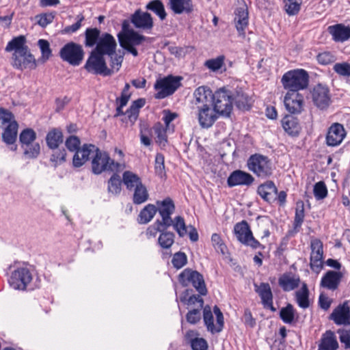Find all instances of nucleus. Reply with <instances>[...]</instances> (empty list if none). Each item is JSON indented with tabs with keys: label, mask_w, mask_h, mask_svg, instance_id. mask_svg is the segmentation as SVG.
<instances>
[{
	"label": "nucleus",
	"mask_w": 350,
	"mask_h": 350,
	"mask_svg": "<svg viewBox=\"0 0 350 350\" xmlns=\"http://www.w3.org/2000/svg\"><path fill=\"white\" fill-rule=\"evenodd\" d=\"M349 301L339 304L330 314V319L338 325H350Z\"/></svg>",
	"instance_id": "obj_16"
},
{
	"label": "nucleus",
	"mask_w": 350,
	"mask_h": 350,
	"mask_svg": "<svg viewBox=\"0 0 350 350\" xmlns=\"http://www.w3.org/2000/svg\"><path fill=\"white\" fill-rule=\"evenodd\" d=\"M286 110L291 113H299L302 111L304 96L297 92H288L284 100Z\"/></svg>",
	"instance_id": "obj_19"
},
{
	"label": "nucleus",
	"mask_w": 350,
	"mask_h": 350,
	"mask_svg": "<svg viewBox=\"0 0 350 350\" xmlns=\"http://www.w3.org/2000/svg\"><path fill=\"white\" fill-rule=\"evenodd\" d=\"M310 247L311 254L310 266L314 272L319 273L323 269V243L319 239H312L310 243Z\"/></svg>",
	"instance_id": "obj_13"
},
{
	"label": "nucleus",
	"mask_w": 350,
	"mask_h": 350,
	"mask_svg": "<svg viewBox=\"0 0 350 350\" xmlns=\"http://www.w3.org/2000/svg\"><path fill=\"white\" fill-rule=\"evenodd\" d=\"M328 31L336 42H344L350 38V27L342 24L329 26Z\"/></svg>",
	"instance_id": "obj_30"
},
{
	"label": "nucleus",
	"mask_w": 350,
	"mask_h": 350,
	"mask_svg": "<svg viewBox=\"0 0 350 350\" xmlns=\"http://www.w3.org/2000/svg\"><path fill=\"white\" fill-rule=\"evenodd\" d=\"M277 192L278 189L272 181H267L258 188V193L267 202L275 200Z\"/></svg>",
	"instance_id": "obj_31"
},
{
	"label": "nucleus",
	"mask_w": 350,
	"mask_h": 350,
	"mask_svg": "<svg viewBox=\"0 0 350 350\" xmlns=\"http://www.w3.org/2000/svg\"><path fill=\"white\" fill-rule=\"evenodd\" d=\"M217 112L211 106L198 109V119L202 128L208 129L213 125L217 119Z\"/></svg>",
	"instance_id": "obj_21"
},
{
	"label": "nucleus",
	"mask_w": 350,
	"mask_h": 350,
	"mask_svg": "<svg viewBox=\"0 0 350 350\" xmlns=\"http://www.w3.org/2000/svg\"><path fill=\"white\" fill-rule=\"evenodd\" d=\"M255 291L260 296L262 304H264L267 301H270L271 299H273V294L270 287V285L268 283L262 282L260 285H257L254 284Z\"/></svg>",
	"instance_id": "obj_39"
},
{
	"label": "nucleus",
	"mask_w": 350,
	"mask_h": 350,
	"mask_svg": "<svg viewBox=\"0 0 350 350\" xmlns=\"http://www.w3.org/2000/svg\"><path fill=\"white\" fill-rule=\"evenodd\" d=\"M172 226L180 237H184L187 233L185 220L181 216L176 217Z\"/></svg>",
	"instance_id": "obj_59"
},
{
	"label": "nucleus",
	"mask_w": 350,
	"mask_h": 350,
	"mask_svg": "<svg viewBox=\"0 0 350 350\" xmlns=\"http://www.w3.org/2000/svg\"><path fill=\"white\" fill-rule=\"evenodd\" d=\"M38 45L42 53L41 59L44 62L48 60L52 55L50 44L46 40L40 39L38 41Z\"/></svg>",
	"instance_id": "obj_56"
},
{
	"label": "nucleus",
	"mask_w": 350,
	"mask_h": 350,
	"mask_svg": "<svg viewBox=\"0 0 350 350\" xmlns=\"http://www.w3.org/2000/svg\"><path fill=\"white\" fill-rule=\"evenodd\" d=\"M23 51L20 55L12 54V66L20 70L35 68L36 67V59L30 53L29 48Z\"/></svg>",
	"instance_id": "obj_17"
},
{
	"label": "nucleus",
	"mask_w": 350,
	"mask_h": 350,
	"mask_svg": "<svg viewBox=\"0 0 350 350\" xmlns=\"http://www.w3.org/2000/svg\"><path fill=\"white\" fill-rule=\"evenodd\" d=\"M158 243L163 249H169L174 243V234L163 231L159 237Z\"/></svg>",
	"instance_id": "obj_49"
},
{
	"label": "nucleus",
	"mask_w": 350,
	"mask_h": 350,
	"mask_svg": "<svg viewBox=\"0 0 350 350\" xmlns=\"http://www.w3.org/2000/svg\"><path fill=\"white\" fill-rule=\"evenodd\" d=\"M203 308H195L190 310L187 315L186 319L188 323L191 324H196L199 322L201 319V310Z\"/></svg>",
	"instance_id": "obj_62"
},
{
	"label": "nucleus",
	"mask_w": 350,
	"mask_h": 350,
	"mask_svg": "<svg viewBox=\"0 0 350 350\" xmlns=\"http://www.w3.org/2000/svg\"><path fill=\"white\" fill-rule=\"evenodd\" d=\"M333 70L340 76L350 77V64L347 62L335 64Z\"/></svg>",
	"instance_id": "obj_61"
},
{
	"label": "nucleus",
	"mask_w": 350,
	"mask_h": 350,
	"mask_svg": "<svg viewBox=\"0 0 350 350\" xmlns=\"http://www.w3.org/2000/svg\"><path fill=\"white\" fill-rule=\"evenodd\" d=\"M157 211V206L149 204L146 205L139 213V223L147 224L152 220Z\"/></svg>",
	"instance_id": "obj_42"
},
{
	"label": "nucleus",
	"mask_w": 350,
	"mask_h": 350,
	"mask_svg": "<svg viewBox=\"0 0 350 350\" xmlns=\"http://www.w3.org/2000/svg\"><path fill=\"white\" fill-rule=\"evenodd\" d=\"M309 76L303 69L290 70L286 72L282 78L284 88L288 92H297L306 89L308 85Z\"/></svg>",
	"instance_id": "obj_1"
},
{
	"label": "nucleus",
	"mask_w": 350,
	"mask_h": 350,
	"mask_svg": "<svg viewBox=\"0 0 350 350\" xmlns=\"http://www.w3.org/2000/svg\"><path fill=\"white\" fill-rule=\"evenodd\" d=\"M18 123L16 121L11 122L5 129L2 137L7 144H13L16 139L18 131Z\"/></svg>",
	"instance_id": "obj_38"
},
{
	"label": "nucleus",
	"mask_w": 350,
	"mask_h": 350,
	"mask_svg": "<svg viewBox=\"0 0 350 350\" xmlns=\"http://www.w3.org/2000/svg\"><path fill=\"white\" fill-rule=\"evenodd\" d=\"M300 282L299 277L292 273H284L278 280V284L284 291L296 288Z\"/></svg>",
	"instance_id": "obj_32"
},
{
	"label": "nucleus",
	"mask_w": 350,
	"mask_h": 350,
	"mask_svg": "<svg viewBox=\"0 0 350 350\" xmlns=\"http://www.w3.org/2000/svg\"><path fill=\"white\" fill-rule=\"evenodd\" d=\"M225 57L219 55L214 59L206 60L204 63L205 66L212 71H217L220 69L224 63Z\"/></svg>",
	"instance_id": "obj_57"
},
{
	"label": "nucleus",
	"mask_w": 350,
	"mask_h": 350,
	"mask_svg": "<svg viewBox=\"0 0 350 350\" xmlns=\"http://www.w3.org/2000/svg\"><path fill=\"white\" fill-rule=\"evenodd\" d=\"M213 105L219 114L228 116L232 109V94L226 88L219 89L213 94Z\"/></svg>",
	"instance_id": "obj_5"
},
{
	"label": "nucleus",
	"mask_w": 350,
	"mask_h": 350,
	"mask_svg": "<svg viewBox=\"0 0 350 350\" xmlns=\"http://www.w3.org/2000/svg\"><path fill=\"white\" fill-rule=\"evenodd\" d=\"M314 195L317 200H322L327 195V189L323 181L318 182L314 187Z\"/></svg>",
	"instance_id": "obj_60"
},
{
	"label": "nucleus",
	"mask_w": 350,
	"mask_h": 350,
	"mask_svg": "<svg viewBox=\"0 0 350 350\" xmlns=\"http://www.w3.org/2000/svg\"><path fill=\"white\" fill-rule=\"evenodd\" d=\"M187 256L183 252L176 253L172 260V263L176 269H180L187 263Z\"/></svg>",
	"instance_id": "obj_64"
},
{
	"label": "nucleus",
	"mask_w": 350,
	"mask_h": 350,
	"mask_svg": "<svg viewBox=\"0 0 350 350\" xmlns=\"http://www.w3.org/2000/svg\"><path fill=\"white\" fill-rule=\"evenodd\" d=\"M248 169L261 178H267L273 174V164L271 161L266 156L254 154L247 160Z\"/></svg>",
	"instance_id": "obj_2"
},
{
	"label": "nucleus",
	"mask_w": 350,
	"mask_h": 350,
	"mask_svg": "<svg viewBox=\"0 0 350 350\" xmlns=\"http://www.w3.org/2000/svg\"><path fill=\"white\" fill-rule=\"evenodd\" d=\"M85 70L94 75L109 76L112 71L107 66L104 55L92 51L84 66Z\"/></svg>",
	"instance_id": "obj_6"
},
{
	"label": "nucleus",
	"mask_w": 350,
	"mask_h": 350,
	"mask_svg": "<svg viewBox=\"0 0 350 350\" xmlns=\"http://www.w3.org/2000/svg\"><path fill=\"white\" fill-rule=\"evenodd\" d=\"M179 281L184 286H187L191 283L200 295H206L207 293L204 278L196 271L189 269H185L179 275Z\"/></svg>",
	"instance_id": "obj_7"
},
{
	"label": "nucleus",
	"mask_w": 350,
	"mask_h": 350,
	"mask_svg": "<svg viewBox=\"0 0 350 350\" xmlns=\"http://www.w3.org/2000/svg\"><path fill=\"white\" fill-rule=\"evenodd\" d=\"M146 9L153 12L157 14L161 21L166 18V12L164 8V5L161 0H152L150 1L146 5Z\"/></svg>",
	"instance_id": "obj_41"
},
{
	"label": "nucleus",
	"mask_w": 350,
	"mask_h": 350,
	"mask_svg": "<svg viewBox=\"0 0 350 350\" xmlns=\"http://www.w3.org/2000/svg\"><path fill=\"white\" fill-rule=\"evenodd\" d=\"M95 154L92 161V172L95 174H100L103 172L117 170L120 164L116 163L111 159L109 154L105 152H101L95 147Z\"/></svg>",
	"instance_id": "obj_4"
},
{
	"label": "nucleus",
	"mask_w": 350,
	"mask_h": 350,
	"mask_svg": "<svg viewBox=\"0 0 350 350\" xmlns=\"http://www.w3.org/2000/svg\"><path fill=\"white\" fill-rule=\"evenodd\" d=\"M117 46V43L115 38L108 33L101 34L98 42L93 50L103 55H112L115 52Z\"/></svg>",
	"instance_id": "obj_20"
},
{
	"label": "nucleus",
	"mask_w": 350,
	"mask_h": 350,
	"mask_svg": "<svg viewBox=\"0 0 350 350\" xmlns=\"http://www.w3.org/2000/svg\"><path fill=\"white\" fill-rule=\"evenodd\" d=\"M31 280L32 276L29 270L23 267L12 273L9 279V283L16 290H25Z\"/></svg>",
	"instance_id": "obj_14"
},
{
	"label": "nucleus",
	"mask_w": 350,
	"mask_h": 350,
	"mask_svg": "<svg viewBox=\"0 0 350 350\" xmlns=\"http://www.w3.org/2000/svg\"><path fill=\"white\" fill-rule=\"evenodd\" d=\"M157 211L162 217L161 221L164 226L170 227L173 224V219L171 215L174 213L175 209L174 204L172 200L170 198L164 199L163 201H157Z\"/></svg>",
	"instance_id": "obj_18"
},
{
	"label": "nucleus",
	"mask_w": 350,
	"mask_h": 350,
	"mask_svg": "<svg viewBox=\"0 0 350 350\" xmlns=\"http://www.w3.org/2000/svg\"><path fill=\"white\" fill-rule=\"evenodd\" d=\"M118 40L121 46L139 45L146 40V37L139 34L135 31H131L126 33H118Z\"/></svg>",
	"instance_id": "obj_27"
},
{
	"label": "nucleus",
	"mask_w": 350,
	"mask_h": 350,
	"mask_svg": "<svg viewBox=\"0 0 350 350\" xmlns=\"http://www.w3.org/2000/svg\"><path fill=\"white\" fill-rule=\"evenodd\" d=\"M179 85V79L172 76L157 80L154 84V88L157 91L155 98L161 99L172 95Z\"/></svg>",
	"instance_id": "obj_9"
},
{
	"label": "nucleus",
	"mask_w": 350,
	"mask_h": 350,
	"mask_svg": "<svg viewBox=\"0 0 350 350\" xmlns=\"http://www.w3.org/2000/svg\"><path fill=\"white\" fill-rule=\"evenodd\" d=\"M282 127L289 135L295 136L299 133V125L297 119L292 116H286L282 120Z\"/></svg>",
	"instance_id": "obj_35"
},
{
	"label": "nucleus",
	"mask_w": 350,
	"mask_h": 350,
	"mask_svg": "<svg viewBox=\"0 0 350 350\" xmlns=\"http://www.w3.org/2000/svg\"><path fill=\"white\" fill-rule=\"evenodd\" d=\"M131 23L137 29L144 31L151 30L154 26L153 18L147 12L137 9L130 17Z\"/></svg>",
	"instance_id": "obj_15"
},
{
	"label": "nucleus",
	"mask_w": 350,
	"mask_h": 350,
	"mask_svg": "<svg viewBox=\"0 0 350 350\" xmlns=\"http://www.w3.org/2000/svg\"><path fill=\"white\" fill-rule=\"evenodd\" d=\"M254 181V177L247 172L241 170H235L228 178V185L232 187L238 185L249 186Z\"/></svg>",
	"instance_id": "obj_24"
},
{
	"label": "nucleus",
	"mask_w": 350,
	"mask_h": 350,
	"mask_svg": "<svg viewBox=\"0 0 350 350\" xmlns=\"http://www.w3.org/2000/svg\"><path fill=\"white\" fill-rule=\"evenodd\" d=\"M295 309L293 306L288 304L286 307L282 308L280 312V317L285 323H291L295 318Z\"/></svg>",
	"instance_id": "obj_51"
},
{
	"label": "nucleus",
	"mask_w": 350,
	"mask_h": 350,
	"mask_svg": "<svg viewBox=\"0 0 350 350\" xmlns=\"http://www.w3.org/2000/svg\"><path fill=\"white\" fill-rule=\"evenodd\" d=\"M121 179L119 175L114 174L109 180L108 191L113 194H118L121 191Z\"/></svg>",
	"instance_id": "obj_53"
},
{
	"label": "nucleus",
	"mask_w": 350,
	"mask_h": 350,
	"mask_svg": "<svg viewBox=\"0 0 350 350\" xmlns=\"http://www.w3.org/2000/svg\"><path fill=\"white\" fill-rule=\"evenodd\" d=\"M46 141L51 149H55L63 142L62 133L57 129H53L47 134Z\"/></svg>",
	"instance_id": "obj_43"
},
{
	"label": "nucleus",
	"mask_w": 350,
	"mask_h": 350,
	"mask_svg": "<svg viewBox=\"0 0 350 350\" xmlns=\"http://www.w3.org/2000/svg\"><path fill=\"white\" fill-rule=\"evenodd\" d=\"M311 96L314 105L321 110L327 109L332 103L329 89L325 84L316 85L311 91Z\"/></svg>",
	"instance_id": "obj_10"
},
{
	"label": "nucleus",
	"mask_w": 350,
	"mask_h": 350,
	"mask_svg": "<svg viewBox=\"0 0 350 350\" xmlns=\"http://www.w3.org/2000/svg\"><path fill=\"white\" fill-rule=\"evenodd\" d=\"M194 104L196 108L204 107L206 106H213V94L205 87L198 88L193 94Z\"/></svg>",
	"instance_id": "obj_23"
},
{
	"label": "nucleus",
	"mask_w": 350,
	"mask_h": 350,
	"mask_svg": "<svg viewBox=\"0 0 350 350\" xmlns=\"http://www.w3.org/2000/svg\"><path fill=\"white\" fill-rule=\"evenodd\" d=\"M234 232L237 239L242 243L256 249L260 246V243L252 234L247 221H242L237 223L234 227Z\"/></svg>",
	"instance_id": "obj_11"
},
{
	"label": "nucleus",
	"mask_w": 350,
	"mask_h": 350,
	"mask_svg": "<svg viewBox=\"0 0 350 350\" xmlns=\"http://www.w3.org/2000/svg\"><path fill=\"white\" fill-rule=\"evenodd\" d=\"M95 146L92 144H84L78 149L73 156L72 163L75 167H79L88 161L91 154L94 152Z\"/></svg>",
	"instance_id": "obj_26"
},
{
	"label": "nucleus",
	"mask_w": 350,
	"mask_h": 350,
	"mask_svg": "<svg viewBox=\"0 0 350 350\" xmlns=\"http://www.w3.org/2000/svg\"><path fill=\"white\" fill-rule=\"evenodd\" d=\"M305 217L304 204L302 201L298 202L296 205L295 215L294 219V227L297 228L301 227Z\"/></svg>",
	"instance_id": "obj_52"
},
{
	"label": "nucleus",
	"mask_w": 350,
	"mask_h": 350,
	"mask_svg": "<svg viewBox=\"0 0 350 350\" xmlns=\"http://www.w3.org/2000/svg\"><path fill=\"white\" fill-rule=\"evenodd\" d=\"M59 56L64 62L75 66H79L81 63L84 52L80 44L70 42L61 49Z\"/></svg>",
	"instance_id": "obj_8"
},
{
	"label": "nucleus",
	"mask_w": 350,
	"mask_h": 350,
	"mask_svg": "<svg viewBox=\"0 0 350 350\" xmlns=\"http://www.w3.org/2000/svg\"><path fill=\"white\" fill-rule=\"evenodd\" d=\"M189 291H185L186 295L180 297L181 302L186 304L188 307L194 306L196 308H203L204 300L200 295H191L189 298L186 297L188 295Z\"/></svg>",
	"instance_id": "obj_48"
},
{
	"label": "nucleus",
	"mask_w": 350,
	"mask_h": 350,
	"mask_svg": "<svg viewBox=\"0 0 350 350\" xmlns=\"http://www.w3.org/2000/svg\"><path fill=\"white\" fill-rule=\"evenodd\" d=\"M149 194L146 187L143 184L137 185L134 189L133 202L135 204H141L148 200Z\"/></svg>",
	"instance_id": "obj_40"
},
{
	"label": "nucleus",
	"mask_w": 350,
	"mask_h": 350,
	"mask_svg": "<svg viewBox=\"0 0 350 350\" xmlns=\"http://www.w3.org/2000/svg\"><path fill=\"white\" fill-rule=\"evenodd\" d=\"M24 154L29 159L37 158L40 152V146L38 143H33L23 147Z\"/></svg>",
	"instance_id": "obj_54"
},
{
	"label": "nucleus",
	"mask_w": 350,
	"mask_h": 350,
	"mask_svg": "<svg viewBox=\"0 0 350 350\" xmlns=\"http://www.w3.org/2000/svg\"><path fill=\"white\" fill-rule=\"evenodd\" d=\"M110 59V66H111V70L112 72L113 70L118 71L120 68L121 67L123 58H124V53H117L116 51L113 52L112 55H107Z\"/></svg>",
	"instance_id": "obj_58"
},
{
	"label": "nucleus",
	"mask_w": 350,
	"mask_h": 350,
	"mask_svg": "<svg viewBox=\"0 0 350 350\" xmlns=\"http://www.w3.org/2000/svg\"><path fill=\"white\" fill-rule=\"evenodd\" d=\"M153 131L156 135V142L160 146H164L167 143V136L163 125L159 122L155 124L153 126Z\"/></svg>",
	"instance_id": "obj_50"
},
{
	"label": "nucleus",
	"mask_w": 350,
	"mask_h": 350,
	"mask_svg": "<svg viewBox=\"0 0 350 350\" xmlns=\"http://www.w3.org/2000/svg\"><path fill=\"white\" fill-rule=\"evenodd\" d=\"M168 5L177 14L190 13L193 10L191 0H169Z\"/></svg>",
	"instance_id": "obj_34"
},
{
	"label": "nucleus",
	"mask_w": 350,
	"mask_h": 350,
	"mask_svg": "<svg viewBox=\"0 0 350 350\" xmlns=\"http://www.w3.org/2000/svg\"><path fill=\"white\" fill-rule=\"evenodd\" d=\"M130 99V95H122L116 99V113L115 117L125 114L128 120L133 124L137 119L139 116V110L144 106L146 100L144 98H138L134 100L130 108L125 113L123 112L122 108L126 106Z\"/></svg>",
	"instance_id": "obj_3"
},
{
	"label": "nucleus",
	"mask_w": 350,
	"mask_h": 350,
	"mask_svg": "<svg viewBox=\"0 0 350 350\" xmlns=\"http://www.w3.org/2000/svg\"><path fill=\"white\" fill-rule=\"evenodd\" d=\"M154 169L156 174L162 178L165 175L164 157L162 154H157Z\"/></svg>",
	"instance_id": "obj_63"
},
{
	"label": "nucleus",
	"mask_w": 350,
	"mask_h": 350,
	"mask_svg": "<svg viewBox=\"0 0 350 350\" xmlns=\"http://www.w3.org/2000/svg\"><path fill=\"white\" fill-rule=\"evenodd\" d=\"M342 276V273L340 271H328L322 278L321 286L334 291L338 288Z\"/></svg>",
	"instance_id": "obj_28"
},
{
	"label": "nucleus",
	"mask_w": 350,
	"mask_h": 350,
	"mask_svg": "<svg viewBox=\"0 0 350 350\" xmlns=\"http://www.w3.org/2000/svg\"><path fill=\"white\" fill-rule=\"evenodd\" d=\"M168 227L164 226L160 220H157L154 224L150 226L146 230V236L148 238L155 237L157 233L159 232L162 233Z\"/></svg>",
	"instance_id": "obj_55"
},
{
	"label": "nucleus",
	"mask_w": 350,
	"mask_h": 350,
	"mask_svg": "<svg viewBox=\"0 0 350 350\" xmlns=\"http://www.w3.org/2000/svg\"><path fill=\"white\" fill-rule=\"evenodd\" d=\"M256 232L261 238L268 237L270 234L269 228L272 225L271 220L266 216H260L256 219Z\"/></svg>",
	"instance_id": "obj_37"
},
{
	"label": "nucleus",
	"mask_w": 350,
	"mask_h": 350,
	"mask_svg": "<svg viewBox=\"0 0 350 350\" xmlns=\"http://www.w3.org/2000/svg\"><path fill=\"white\" fill-rule=\"evenodd\" d=\"M26 44V38L24 36H19L12 39L7 44L5 51L7 52L14 51L13 54L20 55L24 50L28 49Z\"/></svg>",
	"instance_id": "obj_33"
},
{
	"label": "nucleus",
	"mask_w": 350,
	"mask_h": 350,
	"mask_svg": "<svg viewBox=\"0 0 350 350\" xmlns=\"http://www.w3.org/2000/svg\"><path fill=\"white\" fill-rule=\"evenodd\" d=\"M338 348V343L335 334L327 330L323 334L318 345V350H336Z\"/></svg>",
	"instance_id": "obj_29"
},
{
	"label": "nucleus",
	"mask_w": 350,
	"mask_h": 350,
	"mask_svg": "<svg viewBox=\"0 0 350 350\" xmlns=\"http://www.w3.org/2000/svg\"><path fill=\"white\" fill-rule=\"evenodd\" d=\"M36 139V133L31 129H24L19 135V141L22 148L33 144Z\"/></svg>",
	"instance_id": "obj_47"
},
{
	"label": "nucleus",
	"mask_w": 350,
	"mask_h": 350,
	"mask_svg": "<svg viewBox=\"0 0 350 350\" xmlns=\"http://www.w3.org/2000/svg\"><path fill=\"white\" fill-rule=\"evenodd\" d=\"M214 313L216 316V324L213 323V316L211 312V307L206 306L203 310V318L207 329L212 333L219 332L221 331L224 326V317L220 309L215 306L213 308Z\"/></svg>",
	"instance_id": "obj_12"
},
{
	"label": "nucleus",
	"mask_w": 350,
	"mask_h": 350,
	"mask_svg": "<svg viewBox=\"0 0 350 350\" xmlns=\"http://www.w3.org/2000/svg\"><path fill=\"white\" fill-rule=\"evenodd\" d=\"M86 46L92 47L97 44L100 38V31L97 28H88L85 33Z\"/></svg>",
	"instance_id": "obj_46"
},
{
	"label": "nucleus",
	"mask_w": 350,
	"mask_h": 350,
	"mask_svg": "<svg viewBox=\"0 0 350 350\" xmlns=\"http://www.w3.org/2000/svg\"><path fill=\"white\" fill-rule=\"evenodd\" d=\"M122 180L129 190L134 189L137 185L142 183L141 178L131 171H125L123 173Z\"/></svg>",
	"instance_id": "obj_44"
},
{
	"label": "nucleus",
	"mask_w": 350,
	"mask_h": 350,
	"mask_svg": "<svg viewBox=\"0 0 350 350\" xmlns=\"http://www.w3.org/2000/svg\"><path fill=\"white\" fill-rule=\"evenodd\" d=\"M295 297L299 307L302 308L309 307V291L306 283H303L301 289L295 293Z\"/></svg>",
	"instance_id": "obj_45"
},
{
	"label": "nucleus",
	"mask_w": 350,
	"mask_h": 350,
	"mask_svg": "<svg viewBox=\"0 0 350 350\" xmlns=\"http://www.w3.org/2000/svg\"><path fill=\"white\" fill-rule=\"evenodd\" d=\"M346 135L343 126L339 123L333 124L329 129L326 142L329 146H336L341 144Z\"/></svg>",
	"instance_id": "obj_22"
},
{
	"label": "nucleus",
	"mask_w": 350,
	"mask_h": 350,
	"mask_svg": "<svg viewBox=\"0 0 350 350\" xmlns=\"http://www.w3.org/2000/svg\"><path fill=\"white\" fill-rule=\"evenodd\" d=\"M232 101L241 110H249L251 107L250 99L241 90L232 94Z\"/></svg>",
	"instance_id": "obj_36"
},
{
	"label": "nucleus",
	"mask_w": 350,
	"mask_h": 350,
	"mask_svg": "<svg viewBox=\"0 0 350 350\" xmlns=\"http://www.w3.org/2000/svg\"><path fill=\"white\" fill-rule=\"evenodd\" d=\"M234 14V21L236 29L239 35L245 38V29L248 25V12L245 5L237 8Z\"/></svg>",
	"instance_id": "obj_25"
}]
</instances>
